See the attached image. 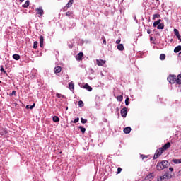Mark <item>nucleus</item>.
<instances>
[{"label": "nucleus", "mask_w": 181, "mask_h": 181, "mask_svg": "<svg viewBox=\"0 0 181 181\" xmlns=\"http://www.w3.org/2000/svg\"><path fill=\"white\" fill-rule=\"evenodd\" d=\"M169 148H170V143L167 142L163 147L156 151V153L154 154L153 159H158V158H159V156H160L166 149H169Z\"/></svg>", "instance_id": "obj_1"}, {"label": "nucleus", "mask_w": 181, "mask_h": 181, "mask_svg": "<svg viewBox=\"0 0 181 181\" xmlns=\"http://www.w3.org/2000/svg\"><path fill=\"white\" fill-rule=\"evenodd\" d=\"M169 166V162L168 160H163L160 163H158L156 168L157 170H163V169H166Z\"/></svg>", "instance_id": "obj_2"}, {"label": "nucleus", "mask_w": 181, "mask_h": 181, "mask_svg": "<svg viewBox=\"0 0 181 181\" xmlns=\"http://www.w3.org/2000/svg\"><path fill=\"white\" fill-rule=\"evenodd\" d=\"M167 80L170 84H175V83H176V76L170 75L167 78Z\"/></svg>", "instance_id": "obj_3"}, {"label": "nucleus", "mask_w": 181, "mask_h": 181, "mask_svg": "<svg viewBox=\"0 0 181 181\" xmlns=\"http://www.w3.org/2000/svg\"><path fill=\"white\" fill-rule=\"evenodd\" d=\"M35 11L37 12V15H40V16H43L45 14V11H43V8L39 7L35 9Z\"/></svg>", "instance_id": "obj_4"}, {"label": "nucleus", "mask_w": 181, "mask_h": 181, "mask_svg": "<svg viewBox=\"0 0 181 181\" xmlns=\"http://www.w3.org/2000/svg\"><path fill=\"white\" fill-rule=\"evenodd\" d=\"M120 114L123 118L127 117V114H128V111H127V107H124L121 110Z\"/></svg>", "instance_id": "obj_5"}, {"label": "nucleus", "mask_w": 181, "mask_h": 181, "mask_svg": "<svg viewBox=\"0 0 181 181\" xmlns=\"http://www.w3.org/2000/svg\"><path fill=\"white\" fill-rule=\"evenodd\" d=\"M106 61L103 59H97L96 60V64H98L99 66H103L104 64H105Z\"/></svg>", "instance_id": "obj_6"}, {"label": "nucleus", "mask_w": 181, "mask_h": 181, "mask_svg": "<svg viewBox=\"0 0 181 181\" xmlns=\"http://www.w3.org/2000/svg\"><path fill=\"white\" fill-rule=\"evenodd\" d=\"M6 134H8V130L6 128L0 129V135H1V136H5Z\"/></svg>", "instance_id": "obj_7"}, {"label": "nucleus", "mask_w": 181, "mask_h": 181, "mask_svg": "<svg viewBox=\"0 0 181 181\" xmlns=\"http://www.w3.org/2000/svg\"><path fill=\"white\" fill-rule=\"evenodd\" d=\"M73 2H74V0H70L65 6L64 9H66V8H71V6H73Z\"/></svg>", "instance_id": "obj_8"}, {"label": "nucleus", "mask_w": 181, "mask_h": 181, "mask_svg": "<svg viewBox=\"0 0 181 181\" xmlns=\"http://www.w3.org/2000/svg\"><path fill=\"white\" fill-rule=\"evenodd\" d=\"M83 88H85V90H88V91H93V88L88 83H86Z\"/></svg>", "instance_id": "obj_9"}, {"label": "nucleus", "mask_w": 181, "mask_h": 181, "mask_svg": "<svg viewBox=\"0 0 181 181\" xmlns=\"http://www.w3.org/2000/svg\"><path fill=\"white\" fill-rule=\"evenodd\" d=\"M180 52V53H179ZM174 53H179V54H181V46L178 45L174 49Z\"/></svg>", "instance_id": "obj_10"}, {"label": "nucleus", "mask_w": 181, "mask_h": 181, "mask_svg": "<svg viewBox=\"0 0 181 181\" xmlns=\"http://www.w3.org/2000/svg\"><path fill=\"white\" fill-rule=\"evenodd\" d=\"M83 56H84V54H83V52H79L76 55V60H83Z\"/></svg>", "instance_id": "obj_11"}, {"label": "nucleus", "mask_w": 181, "mask_h": 181, "mask_svg": "<svg viewBox=\"0 0 181 181\" xmlns=\"http://www.w3.org/2000/svg\"><path fill=\"white\" fill-rule=\"evenodd\" d=\"M45 41V37L43 35H40V47H43V42Z\"/></svg>", "instance_id": "obj_12"}, {"label": "nucleus", "mask_w": 181, "mask_h": 181, "mask_svg": "<svg viewBox=\"0 0 181 181\" xmlns=\"http://www.w3.org/2000/svg\"><path fill=\"white\" fill-rule=\"evenodd\" d=\"M153 173H149L146 177V180H152V179H153Z\"/></svg>", "instance_id": "obj_13"}, {"label": "nucleus", "mask_w": 181, "mask_h": 181, "mask_svg": "<svg viewBox=\"0 0 181 181\" xmlns=\"http://www.w3.org/2000/svg\"><path fill=\"white\" fill-rule=\"evenodd\" d=\"M69 88L71 90V91L74 90V83H73V81L69 83Z\"/></svg>", "instance_id": "obj_14"}, {"label": "nucleus", "mask_w": 181, "mask_h": 181, "mask_svg": "<svg viewBox=\"0 0 181 181\" xmlns=\"http://www.w3.org/2000/svg\"><path fill=\"white\" fill-rule=\"evenodd\" d=\"M176 83L181 84V74H178L177 77H176Z\"/></svg>", "instance_id": "obj_15"}, {"label": "nucleus", "mask_w": 181, "mask_h": 181, "mask_svg": "<svg viewBox=\"0 0 181 181\" xmlns=\"http://www.w3.org/2000/svg\"><path fill=\"white\" fill-rule=\"evenodd\" d=\"M30 4V1L29 0H27L24 4L22 5L23 8H28L29 5Z\"/></svg>", "instance_id": "obj_16"}, {"label": "nucleus", "mask_w": 181, "mask_h": 181, "mask_svg": "<svg viewBox=\"0 0 181 181\" xmlns=\"http://www.w3.org/2000/svg\"><path fill=\"white\" fill-rule=\"evenodd\" d=\"M117 49L118 50H120V52H122V50H124L125 49V47H124V45L122 44H119L117 45Z\"/></svg>", "instance_id": "obj_17"}, {"label": "nucleus", "mask_w": 181, "mask_h": 181, "mask_svg": "<svg viewBox=\"0 0 181 181\" xmlns=\"http://www.w3.org/2000/svg\"><path fill=\"white\" fill-rule=\"evenodd\" d=\"M54 73H60L62 71V67L61 66H56L54 69Z\"/></svg>", "instance_id": "obj_18"}, {"label": "nucleus", "mask_w": 181, "mask_h": 181, "mask_svg": "<svg viewBox=\"0 0 181 181\" xmlns=\"http://www.w3.org/2000/svg\"><path fill=\"white\" fill-rule=\"evenodd\" d=\"M124 134H129L131 132V127H127L124 129Z\"/></svg>", "instance_id": "obj_19"}, {"label": "nucleus", "mask_w": 181, "mask_h": 181, "mask_svg": "<svg viewBox=\"0 0 181 181\" xmlns=\"http://www.w3.org/2000/svg\"><path fill=\"white\" fill-rule=\"evenodd\" d=\"M13 59H14V60H19V59H21V55L18 54H14L13 55Z\"/></svg>", "instance_id": "obj_20"}, {"label": "nucleus", "mask_w": 181, "mask_h": 181, "mask_svg": "<svg viewBox=\"0 0 181 181\" xmlns=\"http://www.w3.org/2000/svg\"><path fill=\"white\" fill-rule=\"evenodd\" d=\"M52 121L54 122H59L60 121V118H59V117H57V116H54L52 117Z\"/></svg>", "instance_id": "obj_21"}, {"label": "nucleus", "mask_w": 181, "mask_h": 181, "mask_svg": "<svg viewBox=\"0 0 181 181\" xmlns=\"http://www.w3.org/2000/svg\"><path fill=\"white\" fill-rule=\"evenodd\" d=\"M66 16H69V18H73V11H68L66 13Z\"/></svg>", "instance_id": "obj_22"}, {"label": "nucleus", "mask_w": 181, "mask_h": 181, "mask_svg": "<svg viewBox=\"0 0 181 181\" xmlns=\"http://www.w3.org/2000/svg\"><path fill=\"white\" fill-rule=\"evenodd\" d=\"M162 21V20L159 19V20H158L157 21L154 22V23H153V26H154V28H156V26H158V25L160 24V21Z\"/></svg>", "instance_id": "obj_23"}, {"label": "nucleus", "mask_w": 181, "mask_h": 181, "mask_svg": "<svg viewBox=\"0 0 181 181\" xmlns=\"http://www.w3.org/2000/svg\"><path fill=\"white\" fill-rule=\"evenodd\" d=\"M173 163H175L176 165L181 163V158L180 159H173Z\"/></svg>", "instance_id": "obj_24"}, {"label": "nucleus", "mask_w": 181, "mask_h": 181, "mask_svg": "<svg viewBox=\"0 0 181 181\" xmlns=\"http://www.w3.org/2000/svg\"><path fill=\"white\" fill-rule=\"evenodd\" d=\"M34 107H35V103H33V105H28L27 106H26V108H27V110H33V108H34Z\"/></svg>", "instance_id": "obj_25"}, {"label": "nucleus", "mask_w": 181, "mask_h": 181, "mask_svg": "<svg viewBox=\"0 0 181 181\" xmlns=\"http://www.w3.org/2000/svg\"><path fill=\"white\" fill-rule=\"evenodd\" d=\"M56 97H57L58 98H66V96H64V95H62L60 93H57Z\"/></svg>", "instance_id": "obj_26"}, {"label": "nucleus", "mask_w": 181, "mask_h": 181, "mask_svg": "<svg viewBox=\"0 0 181 181\" xmlns=\"http://www.w3.org/2000/svg\"><path fill=\"white\" fill-rule=\"evenodd\" d=\"M78 107H80V108H83V107H84V103H83V100L78 101Z\"/></svg>", "instance_id": "obj_27"}, {"label": "nucleus", "mask_w": 181, "mask_h": 181, "mask_svg": "<svg viewBox=\"0 0 181 181\" xmlns=\"http://www.w3.org/2000/svg\"><path fill=\"white\" fill-rule=\"evenodd\" d=\"M163 28H165V25L162 23L157 26V29H163Z\"/></svg>", "instance_id": "obj_28"}, {"label": "nucleus", "mask_w": 181, "mask_h": 181, "mask_svg": "<svg viewBox=\"0 0 181 181\" xmlns=\"http://www.w3.org/2000/svg\"><path fill=\"white\" fill-rule=\"evenodd\" d=\"M166 59V55L165 54H161L160 55V60H165Z\"/></svg>", "instance_id": "obj_29"}, {"label": "nucleus", "mask_w": 181, "mask_h": 181, "mask_svg": "<svg viewBox=\"0 0 181 181\" xmlns=\"http://www.w3.org/2000/svg\"><path fill=\"white\" fill-rule=\"evenodd\" d=\"M78 121H80V118L77 117L76 118L74 121H71V124L73 123V124H77V122H78Z\"/></svg>", "instance_id": "obj_30"}, {"label": "nucleus", "mask_w": 181, "mask_h": 181, "mask_svg": "<svg viewBox=\"0 0 181 181\" xmlns=\"http://www.w3.org/2000/svg\"><path fill=\"white\" fill-rule=\"evenodd\" d=\"M79 129L81 130L82 134H84L86 132V129L83 127H82V126L79 127Z\"/></svg>", "instance_id": "obj_31"}, {"label": "nucleus", "mask_w": 181, "mask_h": 181, "mask_svg": "<svg viewBox=\"0 0 181 181\" xmlns=\"http://www.w3.org/2000/svg\"><path fill=\"white\" fill-rule=\"evenodd\" d=\"M159 18H160V15H159V14H154L153 17V19L155 20V19H158Z\"/></svg>", "instance_id": "obj_32"}, {"label": "nucleus", "mask_w": 181, "mask_h": 181, "mask_svg": "<svg viewBox=\"0 0 181 181\" xmlns=\"http://www.w3.org/2000/svg\"><path fill=\"white\" fill-rule=\"evenodd\" d=\"M174 33H175V36H177H177L180 35L179 30L177 29H176V28L174 29Z\"/></svg>", "instance_id": "obj_33"}, {"label": "nucleus", "mask_w": 181, "mask_h": 181, "mask_svg": "<svg viewBox=\"0 0 181 181\" xmlns=\"http://www.w3.org/2000/svg\"><path fill=\"white\" fill-rule=\"evenodd\" d=\"M123 98H124L122 97V95H119L117 97V101H119V102L122 101Z\"/></svg>", "instance_id": "obj_34"}, {"label": "nucleus", "mask_w": 181, "mask_h": 181, "mask_svg": "<svg viewBox=\"0 0 181 181\" xmlns=\"http://www.w3.org/2000/svg\"><path fill=\"white\" fill-rule=\"evenodd\" d=\"M37 45H38L37 41H35L33 44V49H37Z\"/></svg>", "instance_id": "obj_35"}, {"label": "nucleus", "mask_w": 181, "mask_h": 181, "mask_svg": "<svg viewBox=\"0 0 181 181\" xmlns=\"http://www.w3.org/2000/svg\"><path fill=\"white\" fill-rule=\"evenodd\" d=\"M81 122L82 124H86L87 122V119H84L83 117L81 118Z\"/></svg>", "instance_id": "obj_36"}, {"label": "nucleus", "mask_w": 181, "mask_h": 181, "mask_svg": "<svg viewBox=\"0 0 181 181\" xmlns=\"http://www.w3.org/2000/svg\"><path fill=\"white\" fill-rule=\"evenodd\" d=\"M125 105H129V98L128 97L125 99Z\"/></svg>", "instance_id": "obj_37"}, {"label": "nucleus", "mask_w": 181, "mask_h": 181, "mask_svg": "<svg viewBox=\"0 0 181 181\" xmlns=\"http://www.w3.org/2000/svg\"><path fill=\"white\" fill-rule=\"evenodd\" d=\"M1 73H4V74H6V71H5V69H4V66H1Z\"/></svg>", "instance_id": "obj_38"}, {"label": "nucleus", "mask_w": 181, "mask_h": 181, "mask_svg": "<svg viewBox=\"0 0 181 181\" xmlns=\"http://www.w3.org/2000/svg\"><path fill=\"white\" fill-rule=\"evenodd\" d=\"M121 172H122V168H121V167H119V168H117V174L121 173Z\"/></svg>", "instance_id": "obj_39"}, {"label": "nucleus", "mask_w": 181, "mask_h": 181, "mask_svg": "<svg viewBox=\"0 0 181 181\" xmlns=\"http://www.w3.org/2000/svg\"><path fill=\"white\" fill-rule=\"evenodd\" d=\"M121 43V38L116 40V45H119Z\"/></svg>", "instance_id": "obj_40"}, {"label": "nucleus", "mask_w": 181, "mask_h": 181, "mask_svg": "<svg viewBox=\"0 0 181 181\" xmlns=\"http://www.w3.org/2000/svg\"><path fill=\"white\" fill-rule=\"evenodd\" d=\"M141 158L144 160V159H145V158H148V156H145V155L142 154V155H141Z\"/></svg>", "instance_id": "obj_41"}, {"label": "nucleus", "mask_w": 181, "mask_h": 181, "mask_svg": "<svg viewBox=\"0 0 181 181\" xmlns=\"http://www.w3.org/2000/svg\"><path fill=\"white\" fill-rule=\"evenodd\" d=\"M11 95H16V90H13L11 93Z\"/></svg>", "instance_id": "obj_42"}, {"label": "nucleus", "mask_w": 181, "mask_h": 181, "mask_svg": "<svg viewBox=\"0 0 181 181\" xmlns=\"http://www.w3.org/2000/svg\"><path fill=\"white\" fill-rule=\"evenodd\" d=\"M103 45H107V40H105V38L103 39Z\"/></svg>", "instance_id": "obj_43"}, {"label": "nucleus", "mask_w": 181, "mask_h": 181, "mask_svg": "<svg viewBox=\"0 0 181 181\" xmlns=\"http://www.w3.org/2000/svg\"><path fill=\"white\" fill-rule=\"evenodd\" d=\"M177 39L180 40V42H181V36H180V35H178V36H177Z\"/></svg>", "instance_id": "obj_44"}, {"label": "nucleus", "mask_w": 181, "mask_h": 181, "mask_svg": "<svg viewBox=\"0 0 181 181\" xmlns=\"http://www.w3.org/2000/svg\"><path fill=\"white\" fill-rule=\"evenodd\" d=\"M147 33H148V35H151V30L148 29L147 30Z\"/></svg>", "instance_id": "obj_45"}, {"label": "nucleus", "mask_w": 181, "mask_h": 181, "mask_svg": "<svg viewBox=\"0 0 181 181\" xmlns=\"http://www.w3.org/2000/svg\"><path fill=\"white\" fill-rule=\"evenodd\" d=\"M169 170H170V172H173V168L170 167V168H169Z\"/></svg>", "instance_id": "obj_46"}, {"label": "nucleus", "mask_w": 181, "mask_h": 181, "mask_svg": "<svg viewBox=\"0 0 181 181\" xmlns=\"http://www.w3.org/2000/svg\"><path fill=\"white\" fill-rule=\"evenodd\" d=\"M90 73H91V74H94V70L90 69Z\"/></svg>", "instance_id": "obj_47"}, {"label": "nucleus", "mask_w": 181, "mask_h": 181, "mask_svg": "<svg viewBox=\"0 0 181 181\" xmlns=\"http://www.w3.org/2000/svg\"><path fill=\"white\" fill-rule=\"evenodd\" d=\"M150 40H151V41L153 40V37H151L150 38Z\"/></svg>", "instance_id": "obj_48"}, {"label": "nucleus", "mask_w": 181, "mask_h": 181, "mask_svg": "<svg viewBox=\"0 0 181 181\" xmlns=\"http://www.w3.org/2000/svg\"><path fill=\"white\" fill-rule=\"evenodd\" d=\"M103 77H104V74L103 73L100 74Z\"/></svg>", "instance_id": "obj_49"}, {"label": "nucleus", "mask_w": 181, "mask_h": 181, "mask_svg": "<svg viewBox=\"0 0 181 181\" xmlns=\"http://www.w3.org/2000/svg\"><path fill=\"white\" fill-rule=\"evenodd\" d=\"M20 1V2H23V1H25V0H19Z\"/></svg>", "instance_id": "obj_50"}, {"label": "nucleus", "mask_w": 181, "mask_h": 181, "mask_svg": "<svg viewBox=\"0 0 181 181\" xmlns=\"http://www.w3.org/2000/svg\"><path fill=\"white\" fill-rule=\"evenodd\" d=\"M67 110H69V107H66V111H67Z\"/></svg>", "instance_id": "obj_51"}, {"label": "nucleus", "mask_w": 181, "mask_h": 181, "mask_svg": "<svg viewBox=\"0 0 181 181\" xmlns=\"http://www.w3.org/2000/svg\"><path fill=\"white\" fill-rule=\"evenodd\" d=\"M134 21H136V17H134Z\"/></svg>", "instance_id": "obj_52"}, {"label": "nucleus", "mask_w": 181, "mask_h": 181, "mask_svg": "<svg viewBox=\"0 0 181 181\" xmlns=\"http://www.w3.org/2000/svg\"><path fill=\"white\" fill-rule=\"evenodd\" d=\"M105 122H107V119L105 120Z\"/></svg>", "instance_id": "obj_53"}, {"label": "nucleus", "mask_w": 181, "mask_h": 181, "mask_svg": "<svg viewBox=\"0 0 181 181\" xmlns=\"http://www.w3.org/2000/svg\"><path fill=\"white\" fill-rule=\"evenodd\" d=\"M1 83H2V81H0V84H1Z\"/></svg>", "instance_id": "obj_54"}]
</instances>
